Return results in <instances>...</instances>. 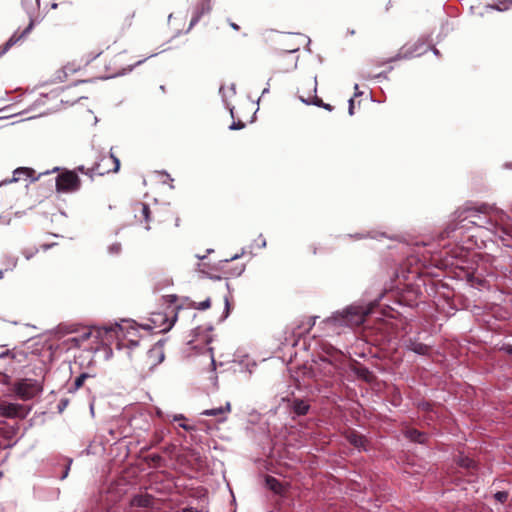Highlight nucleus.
Segmentation results:
<instances>
[{
  "label": "nucleus",
  "mask_w": 512,
  "mask_h": 512,
  "mask_svg": "<svg viewBox=\"0 0 512 512\" xmlns=\"http://www.w3.org/2000/svg\"><path fill=\"white\" fill-rule=\"evenodd\" d=\"M455 224H450L444 231L446 237L456 230H468L469 225L485 228L493 233L499 228L509 235L512 229L511 218L503 210L494 206H482L479 209L466 208L455 212Z\"/></svg>",
  "instance_id": "f257e3e1"
},
{
  "label": "nucleus",
  "mask_w": 512,
  "mask_h": 512,
  "mask_svg": "<svg viewBox=\"0 0 512 512\" xmlns=\"http://www.w3.org/2000/svg\"><path fill=\"white\" fill-rule=\"evenodd\" d=\"M371 312V306L351 305L343 311H337L324 321L326 326L338 328L340 326L355 327L361 325L365 317Z\"/></svg>",
  "instance_id": "f03ea898"
},
{
  "label": "nucleus",
  "mask_w": 512,
  "mask_h": 512,
  "mask_svg": "<svg viewBox=\"0 0 512 512\" xmlns=\"http://www.w3.org/2000/svg\"><path fill=\"white\" fill-rule=\"evenodd\" d=\"M339 353L331 349L326 355L319 356L318 360H313L309 367L311 377L313 378H324L333 375L337 367V359Z\"/></svg>",
  "instance_id": "7ed1b4c3"
},
{
  "label": "nucleus",
  "mask_w": 512,
  "mask_h": 512,
  "mask_svg": "<svg viewBox=\"0 0 512 512\" xmlns=\"http://www.w3.org/2000/svg\"><path fill=\"white\" fill-rule=\"evenodd\" d=\"M22 6L29 15L30 23L29 25L21 32V34H18V32H15L5 43V45L0 48V57L4 55L13 45H15L19 40H21L23 37H25L27 34L30 33L34 26V20L32 18V13L36 11V9L39 7V0H21Z\"/></svg>",
  "instance_id": "20e7f679"
},
{
  "label": "nucleus",
  "mask_w": 512,
  "mask_h": 512,
  "mask_svg": "<svg viewBox=\"0 0 512 512\" xmlns=\"http://www.w3.org/2000/svg\"><path fill=\"white\" fill-rule=\"evenodd\" d=\"M42 385L34 379L24 378L14 383L13 392L16 397L28 401L42 392Z\"/></svg>",
  "instance_id": "39448f33"
},
{
  "label": "nucleus",
  "mask_w": 512,
  "mask_h": 512,
  "mask_svg": "<svg viewBox=\"0 0 512 512\" xmlns=\"http://www.w3.org/2000/svg\"><path fill=\"white\" fill-rule=\"evenodd\" d=\"M92 330H103L99 335H93V343H101L103 345L109 344L114 338L119 339L124 336V328L119 324L103 326V327H91Z\"/></svg>",
  "instance_id": "423d86ee"
},
{
  "label": "nucleus",
  "mask_w": 512,
  "mask_h": 512,
  "mask_svg": "<svg viewBox=\"0 0 512 512\" xmlns=\"http://www.w3.org/2000/svg\"><path fill=\"white\" fill-rule=\"evenodd\" d=\"M80 187V179L75 172L66 171L56 177V188L59 192H74Z\"/></svg>",
  "instance_id": "0eeeda50"
},
{
  "label": "nucleus",
  "mask_w": 512,
  "mask_h": 512,
  "mask_svg": "<svg viewBox=\"0 0 512 512\" xmlns=\"http://www.w3.org/2000/svg\"><path fill=\"white\" fill-rule=\"evenodd\" d=\"M175 319L170 320L166 314L161 312L153 313L149 323L143 324L142 327L146 330L158 329L159 332H167L173 327Z\"/></svg>",
  "instance_id": "6e6552de"
},
{
  "label": "nucleus",
  "mask_w": 512,
  "mask_h": 512,
  "mask_svg": "<svg viewBox=\"0 0 512 512\" xmlns=\"http://www.w3.org/2000/svg\"><path fill=\"white\" fill-rule=\"evenodd\" d=\"M120 168V161L119 159L113 155V153H110L109 156H105L101 159L100 162H98L91 171L98 174V175H104L109 172H118Z\"/></svg>",
  "instance_id": "1a4fd4ad"
},
{
  "label": "nucleus",
  "mask_w": 512,
  "mask_h": 512,
  "mask_svg": "<svg viewBox=\"0 0 512 512\" xmlns=\"http://www.w3.org/2000/svg\"><path fill=\"white\" fill-rule=\"evenodd\" d=\"M101 331L102 330H92L91 327L84 328L79 333H77L75 336L69 337L67 341L70 344V346H73V347H82L88 341H91V344H94L93 343V335H99V333ZM86 347L94 349L93 345H87Z\"/></svg>",
  "instance_id": "9d476101"
},
{
  "label": "nucleus",
  "mask_w": 512,
  "mask_h": 512,
  "mask_svg": "<svg viewBox=\"0 0 512 512\" xmlns=\"http://www.w3.org/2000/svg\"><path fill=\"white\" fill-rule=\"evenodd\" d=\"M34 170L30 169V168H26V167H19L17 169L14 170L13 172V177L11 179H8V180H4L1 184H8V183H13V182H18L20 180H23V179H28L30 178L32 181H35L37 180L41 175H46V174H49L50 171H45L43 173H39L38 176H34Z\"/></svg>",
  "instance_id": "9b49d317"
},
{
  "label": "nucleus",
  "mask_w": 512,
  "mask_h": 512,
  "mask_svg": "<svg viewBox=\"0 0 512 512\" xmlns=\"http://www.w3.org/2000/svg\"><path fill=\"white\" fill-rule=\"evenodd\" d=\"M0 415L4 417H18V416H24L25 413L23 412V406L17 403H8L3 402L0 403Z\"/></svg>",
  "instance_id": "f8f14e48"
},
{
  "label": "nucleus",
  "mask_w": 512,
  "mask_h": 512,
  "mask_svg": "<svg viewBox=\"0 0 512 512\" xmlns=\"http://www.w3.org/2000/svg\"><path fill=\"white\" fill-rule=\"evenodd\" d=\"M346 439L351 445H353L359 451L367 450L368 441L363 435H360L355 431H350L347 433Z\"/></svg>",
  "instance_id": "ddd939ff"
},
{
  "label": "nucleus",
  "mask_w": 512,
  "mask_h": 512,
  "mask_svg": "<svg viewBox=\"0 0 512 512\" xmlns=\"http://www.w3.org/2000/svg\"><path fill=\"white\" fill-rule=\"evenodd\" d=\"M210 10H211L210 0H200L195 11H194V15L191 19L190 28L193 27L196 23H198L200 18L204 14L209 13Z\"/></svg>",
  "instance_id": "4468645a"
},
{
  "label": "nucleus",
  "mask_w": 512,
  "mask_h": 512,
  "mask_svg": "<svg viewBox=\"0 0 512 512\" xmlns=\"http://www.w3.org/2000/svg\"><path fill=\"white\" fill-rule=\"evenodd\" d=\"M230 410H231V405L229 402H227L226 405L223 407L206 409L203 412H201V415L213 416V417L223 416L222 419L224 420V419H226V415L230 412Z\"/></svg>",
  "instance_id": "2eb2a0df"
},
{
  "label": "nucleus",
  "mask_w": 512,
  "mask_h": 512,
  "mask_svg": "<svg viewBox=\"0 0 512 512\" xmlns=\"http://www.w3.org/2000/svg\"><path fill=\"white\" fill-rule=\"evenodd\" d=\"M309 404L301 399H294L291 404V409L296 415H305L309 410Z\"/></svg>",
  "instance_id": "dca6fc26"
},
{
  "label": "nucleus",
  "mask_w": 512,
  "mask_h": 512,
  "mask_svg": "<svg viewBox=\"0 0 512 512\" xmlns=\"http://www.w3.org/2000/svg\"><path fill=\"white\" fill-rule=\"evenodd\" d=\"M300 100L307 104V105H315V106H318V107H322L328 111H332L333 110V107L330 105V104H327V103H324L320 98H318L316 95H313L311 97H308V98H304L302 96L299 97Z\"/></svg>",
  "instance_id": "f3484780"
},
{
  "label": "nucleus",
  "mask_w": 512,
  "mask_h": 512,
  "mask_svg": "<svg viewBox=\"0 0 512 512\" xmlns=\"http://www.w3.org/2000/svg\"><path fill=\"white\" fill-rule=\"evenodd\" d=\"M131 503L133 506L148 507L152 503V498L149 495H136Z\"/></svg>",
  "instance_id": "a211bd4d"
},
{
  "label": "nucleus",
  "mask_w": 512,
  "mask_h": 512,
  "mask_svg": "<svg viewBox=\"0 0 512 512\" xmlns=\"http://www.w3.org/2000/svg\"><path fill=\"white\" fill-rule=\"evenodd\" d=\"M511 5L512 0H501L496 4L487 5L486 8L503 12L509 10Z\"/></svg>",
  "instance_id": "6ab92c4d"
},
{
  "label": "nucleus",
  "mask_w": 512,
  "mask_h": 512,
  "mask_svg": "<svg viewBox=\"0 0 512 512\" xmlns=\"http://www.w3.org/2000/svg\"><path fill=\"white\" fill-rule=\"evenodd\" d=\"M408 348L419 355H425L429 352V346L419 342H410Z\"/></svg>",
  "instance_id": "aec40b11"
},
{
  "label": "nucleus",
  "mask_w": 512,
  "mask_h": 512,
  "mask_svg": "<svg viewBox=\"0 0 512 512\" xmlns=\"http://www.w3.org/2000/svg\"><path fill=\"white\" fill-rule=\"evenodd\" d=\"M406 434L409 439L418 443H425L427 439L426 435L418 430H408Z\"/></svg>",
  "instance_id": "412c9836"
},
{
  "label": "nucleus",
  "mask_w": 512,
  "mask_h": 512,
  "mask_svg": "<svg viewBox=\"0 0 512 512\" xmlns=\"http://www.w3.org/2000/svg\"><path fill=\"white\" fill-rule=\"evenodd\" d=\"M149 358H156L154 365L161 363L164 360V353L159 347H154L148 351Z\"/></svg>",
  "instance_id": "4be33fe9"
},
{
  "label": "nucleus",
  "mask_w": 512,
  "mask_h": 512,
  "mask_svg": "<svg viewBox=\"0 0 512 512\" xmlns=\"http://www.w3.org/2000/svg\"><path fill=\"white\" fill-rule=\"evenodd\" d=\"M266 485L274 492L280 493L282 486L281 483L274 477L268 476L266 478Z\"/></svg>",
  "instance_id": "5701e85b"
},
{
  "label": "nucleus",
  "mask_w": 512,
  "mask_h": 512,
  "mask_svg": "<svg viewBox=\"0 0 512 512\" xmlns=\"http://www.w3.org/2000/svg\"><path fill=\"white\" fill-rule=\"evenodd\" d=\"M137 209L140 211L141 216L145 219V221H149L150 209L148 205L145 203H139L136 205L135 211H137Z\"/></svg>",
  "instance_id": "b1692460"
},
{
  "label": "nucleus",
  "mask_w": 512,
  "mask_h": 512,
  "mask_svg": "<svg viewBox=\"0 0 512 512\" xmlns=\"http://www.w3.org/2000/svg\"><path fill=\"white\" fill-rule=\"evenodd\" d=\"M121 251V244L120 243H114L108 247V252L111 255H117Z\"/></svg>",
  "instance_id": "393cba45"
},
{
  "label": "nucleus",
  "mask_w": 512,
  "mask_h": 512,
  "mask_svg": "<svg viewBox=\"0 0 512 512\" xmlns=\"http://www.w3.org/2000/svg\"><path fill=\"white\" fill-rule=\"evenodd\" d=\"M210 305H211L210 299L207 298L206 300L197 303V305L195 307L198 310H206L210 307Z\"/></svg>",
  "instance_id": "a878e982"
},
{
  "label": "nucleus",
  "mask_w": 512,
  "mask_h": 512,
  "mask_svg": "<svg viewBox=\"0 0 512 512\" xmlns=\"http://www.w3.org/2000/svg\"><path fill=\"white\" fill-rule=\"evenodd\" d=\"M16 354L13 352V351H10L8 349H3L1 348L0 349V358H6V357H10V358H15Z\"/></svg>",
  "instance_id": "bb28decb"
},
{
  "label": "nucleus",
  "mask_w": 512,
  "mask_h": 512,
  "mask_svg": "<svg viewBox=\"0 0 512 512\" xmlns=\"http://www.w3.org/2000/svg\"><path fill=\"white\" fill-rule=\"evenodd\" d=\"M87 377H88V375H87V374H85V373H83V374L79 375V376L75 379V383H74V384H75L76 389L80 388V387L83 385V383H84V381H85V379H86Z\"/></svg>",
  "instance_id": "cd10ccee"
},
{
  "label": "nucleus",
  "mask_w": 512,
  "mask_h": 512,
  "mask_svg": "<svg viewBox=\"0 0 512 512\" xmlns=\"http://www.w3.org/2000/svg\"><path fill=\"white\" fill-rule=\"evenodd\" d=\"M495 499L499 502H504L508 498V493L505 491H499L494 495Z\"/></svg>",
  "instance_id": "c85d7f7f"
},
{
  "label": "nucleus",
  "mask_w": 512,
  "mask_h": 512,
  "mask_svg": "<svg viewBox=\"0 0 512 512\" xmlns=\"http://www.w3.org/2000/svg\"><path fill=\"white\" fill-rule=\"evenodd\" d=\"M16 265H17V258L16 257H9L7 259V266H8L9 269L12 270L13 268L16 267Z\"/></svg>",
  "instance_id": "c756f323"
},
{
  "label": "nucleus",
  "mask_w": 512,
  "mask_h": 512,
  "mask_svg": "<svg viewBox=\"0 0 512 512\" xmlns=\"http://www.w3.org/2000/svg\"><path fill=\"white\" fill-rule=\"evenodd\" d=\"M242 128H244V123H242L241 121L233 122L229 127L230 130H239Z\"/></svg>",
  "instance_id": "7c9ffc66"
},
{
  "label": "nucleus",
  "mask_w": 512,
  "mask_h": 512,
  "mask_svg": "<svg viewBox=\"0 0 512 512\" xmlns=\"http://www.w3.org/2000/svg\"><path fill=\"white\" fill-rule=\"evenodd\" d=\"M134 11H131V12H128L126 17H125V21H126V26L129 27L132 23V19L134 18Z\"/></svg>",
  "instance_id": "2f4dec72"
},
{
  "label": "nucleus",
  "mask_w": 512,
  "mask_h": 512,
  "mask_svg": "<svg viewBox=\"0 0 512 512\" xmlns=\"http://www.w3.org/2000/svg\"><path fill=\"white\" fill-rule=\"evenodd\" d=\"M67 405H68V400L67 399L61 400L59 405H58L59 412H62L66 408Z\"/></svg>",
  "instance_id": "473e14b6"
},
{
  "label": "nucleus",
  "mask_w": 512,
  "mask_h": 512,
  "mask_svg": "<svg viewBox=\"0 0 512 512\" xmlns=\"http://www.w3.org/2000/svg\"><path fill=\"white\" fill-rule=\"evenodd\" d=\"M348 112L350 115H353L354 114V100L353 98H351L349 100V108H348Z\"/></svg>",
  "instance_id": "72a5a7b5"
},
{
  "label": "nucleus",
  "mask_w": 512,
  "mask_h": 512,
  "mask_svg": "<svg viewBox=\"0 0 512 512\" xmlns=\"http://www.w3.org/2000/svg\"><path fill=\"white\" fill-rule=\"evenodd\" d=\"M37 252V250L32 251H24L23 254L27 260H29L33 255Z\"/></svg>",
  "instance_id": "f704fd0d"
},
{
  "label": "nucleus",
  "mask_w": 512,
  "mask_h": 512,
  "mask_svg": "<svg viewBox=\"0 0 512 512\" xmlns=\"http://www.w3.org/2000/svg\"><path fill=\"white\" fill-rule=\"evenodd\" d=\"M245 253V250L243 249L242 252L240 254H236L234 256H232L230 259H227L225 260L226 262H229V261H234V260H237L239 259L242 255H244Z\"/></svg>",
  "instance_id": "c9c22d12"
},
{
  "label": "nucleus",
  "mask_w": 512,
  "mask_h": 512,
  "mask_svg": "<svg viewBox=\"0 0 512 512\" xmlns=\"http://www.w3.org/2000/svg\"><path fill=\"white\" fill-rule=\"evenodd\" d=\"M179 426H180L181 428H183L184 430H186V431H192V430L194 429V427H193V426H191V425H187V424H185V423H180V424H179Z\"/></svg>",
  "instance_id": "e433bc0d"
},
{
  "label": "nucleus",
  "mask_w": 512,
  "mask_h": 512,
  "mask_svg": "<svg viewBox=\"0 0 512 512\" xmlns=\"http://www.w3.org/2000/svg\"><path fill=\"white\" fill-rule=\"evenodd\" d=\"M185 420V416L183 414H176L173 416V421H183Z\"/></svg>",
  "instance_id": "4c0bfd02"
},
{
  "label": "nucleus",
  "mask_w": 512,
  "mask_h": 512,
  "mask_svg": "<svg viewBox=\"0 0 512 512\" xmlns=\"http://www.w3.org/2000/svg\"><path fill=\"white\" fill-rule=\"evenodd\" d=\"M261 238V241H260V248H265L266 247V240L263 238L262 235L259 236Z\"/></svg>",
  "instance_id": "58836bf2"
},
{
  "label": "nucleus",
  "mask_w": 512,
  "mask_h": 512,
  "mask_svg": "<svg viewBox=\"0 0 512 512\" xmlns=\"http://www.w3.org/2000/svg\"><path fill=\"white\" fill-rule=\"evenodd\" d=\"M128 342H129V347H136L138 345L137 340L130 339Z\"/></svg>",
  "instance_id": "ea45409f"
},
{
  "label": "nucleus",
  "mask_w": 512,
  "mask_h": 512,
  "mask_svg": "<svg viewBox=\"0 0 512 512\" xmlns=\"http://www.w3.org/2000/svg\"><path fill=\"white\" fill-rule=\"evenodd\" d=\"M354 89H355V96H359V95H361V94H362V93L359 91V86H358V84H356V85L354 86Z\"/></svg>",
  "instance_id": "a19ab883"
},
{
  "label": "nucleus",
  "mask_w": 512,
  "mask_h": 512,
  "mask_svg": "<svg viewBox=\"0 0 512 512\" xmlns=\"http://www.w3.org/2000/svg\"><path fill=\"white\" fill-rule=\"evenodd\" d=\"M183 512H202V511H198V510H195L193 508H186L183 510Z\"/></svg>",
  "instance_id": "79ce46f5"
},
{
  "label": "nucleus",
  "mask_w": 512,
  "mask_h": 512,
  "mask_svg": "<svg viewBox=\"0 0 512 512\" xmlns=\"http://www.w3.org/2000/svg\"><path fill=\"white\" fill-rule=\"evenodd\" d=\"M230 26H231L234 30H239V26H238L236 23H234V22H231V23H230Z\"/></svg>",
  "instance_id": "37998d69"
},
{
  "label": "nucleus",
  "mask_w": 512,
  "mask_h": 512,
  "mask_svg": "<svg viewBox=\"0 0 512 512\" xmlns=\"http://www.w3.org/2000/svg\"><path fill=\"white\" fill-rule=\"evenodd\" d=\"M316 90H317V81H316V78H314V82H313V91H314V93H316Z\"/></svg>",
  "instance_id": "c03bdc74"
},
{
  "label": "nucleus",
  "mask_w": 512,
  "mask_h": 512,
  "mask_svg": "<svg viewBox=\"0 0 512 512\" xmlns=\"http://www.w3.org/2000/svg\"><path fill=\"white\" fill-rule=\"evenodd\" d=\"M225 309H226V313H228V310H229V302H228V299H225Z\"/></svg>",
  "instance_id": "a18cd8bd"
},
{
  "label": "nucleus",
  "mask_w": 512,
  "mask_h": 512,
  "mask_svg": "<svg viewBox=\"0 0 512 512\" xmlns=\"http://www.w3.org/2000/svg\"><path fill=\"white\" fill-rule=\"evenodd\" d=\"M506 351L512 355V346L509 345L507 348H506Z\"/></svg>",
  "instance_id": "49530a36"
},
{
  "label": "nucleus",
  "mask_w": 512,
  "mask_h": 512,
  "mask_svg": "<svg viewBox=\"0 0 512 512\" xmlns=\"http://www.w3.org/2000/svg\"><path fill=\"white\" fill-rule=\"evenodd\" d=\"M269 92V86L266 87L263 91H262V95H265Z\"/></svg>",
  "instance_id": "de8ad7c7"
},
{
  "label": "nucleus",
  "mask_w": 512,
  "mask_h": 512,
  "mask_svg": "<svg viewBox=\"0 0 512 512\" xmlns=\"http://www.w3.org/2000/svg\"><path fill=\"white\" fill-rule=\"evenodd\" d=\"M68 475V469L64 472V474L61 476V479H64L66 478Z\"/></svg>",
  "instance_id": "09e8293b"
},
{
  "label": "nucleus",
  "mask_w": 512,
  "mask_h": 512,
  "mask_svg": "<svg viewBox=\"0 0 512 512\" xmlns=\"http://www.w3.org/2000/svg\"><path fill=\"white\" fill-rule=\"evenodd\" d=\"M299 37H300V38H302L303 40H307V43H308V44L310 43V39H308V38H306V37H304V36H302V35H299Z\"/></svg>",
  "instance_id": "8fccbe9b"
},
{
  "label": "nucleus",
  "mask_w": 512,
  "mask_h": 512,
  "mask_svg": "<svg viewBox=\"0 0 512 512\" xmlns=\"http://www.w3.org/2000/svg\"><path fill=\"white\" fill-rule=\"evenodd\" d=\"M297 50H298V47L292 48V49L288 50V52L292 53V52H296Z\"/></svg>",
  "instance_id": "3c124183"
},
{
  "label": "nucleus",
  "mask_w": 512,
  "mask_h": 512,
  "mask_svg": "<svg viewBox=\"0 0 512 512\" xmlns=\"http://www.w3.org/2000/svg\"><path fill=\"white\" fill-rule=\"evenodd\" d=\"M315 319H316V318H314V319H313V322L309 325V328H310L311 326L315 325Z\"/></svg>",
  "instance_id": "603ef678"
},
{
  "label": "nucleus",
  "mask_w": 512,
  "mask_h": 512,
  "mask_svg": "<svg viewBox=\"0 0 512 512\" xmlns=\"http://www.w3.org/2000/svg\"><path fill=\"white\" fill-rule=\"evenodd\" d=\"M231 90H232L233 94H235V87H234V85H232Z\"/></svg>",
  "instance_id": "864d4df0"
},
{
  "label": "nucleus",
  "mask_w": 512,
  "mask_h": 512,
  "mask_svg": "<svg viewBox=\"0 0 512 512\" xmlns=\"http://www.w3.org/2000/svg\"><path fill=\"white\" fill-rule=\"evenodd\" d=\"M244 268H241L238 275H240L243 272Z\"/></svg>",
  "instance_id": "5fc2aeb1"
},
{
  "label": "nucleus",
  "mask_w": 512,
  "mask_h": 512,
  "mask_svg": "<svg viewBox=\"0 0 512 512\" xmlns=\"http://www.w3.org/2000/svg\"><path fill=\"white\" fill-rule=\"evenodd\" d=\"M101 53H102V52H101V51H99V52L95 55V57H97V56L101 55Z\"/></svg>",
  "instance_id": "6e6d98bb"
}]
</instances>
